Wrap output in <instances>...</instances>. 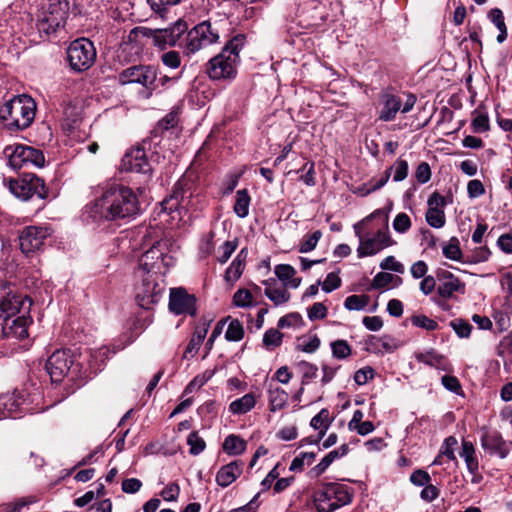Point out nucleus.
Returning <instances> with one entry per match:
<instances>
[{"instance_id": "nucleus-1", "label": "nucleus", "mask_w": 512, "mask_h": 512, "mask_svg": "<svg viewBox=\"0 0 512 512\" xmlns=\"http://www.w3.org/2000/svg\"><path fill=\"white\" fill-rule=\"evenodd\" d=\"M89 216L96 222L131 220L140 212L136 193L128 186L108 183L102 193L87 206Z\"/></svg>"}, {"instance_id": "nucleus-2", "label": "nucleus", "mask_w": 512, "mask_h": 512, "mask_svg": "<svg viewBox=\"0 0 512 512\" xmlns=\"http://www.w3.org/2000/svg\"><path fill=\"white\" fill-rule=\"evenodd\" d=\"M359 239L357 255L359 258L373 256L382 250L393 246L388 226V215L383 209H377L353 226Z\"/></svg>"}, {"instance_id": "nucleus-3", "label": "nucleus", "mask_w": 512, "mask_h": 512, "mask_svg": "<svg viewBox=\"0 0 512 512\" xmlns=\"http://www.w3.org/2000/svg\"><path fill=\"white\" fill-rule=\"evenodd\" d=\"M35 114L36 103L25 94L13 97L0 107V119L5 128L12 132L28 128Z\"/></svg>"}, {"instance_id": "nucleus-4", "label": "nucleus", "mask_w": 512, "mask_h": 512, "mask_svg": "<svg viewBox=\"0 0 512 512\" xmlns=\"http://www.w3.org/2000/svg\"><path fill=\"white\" fill-rule=\"evenodd\" d=\"M243 46V35L233 37L222 51L209 61L207 68L209 77L213 80L233 79L237 73L239 52Z\"/></svg>"}, {"instance_id": "nucleus-5", "label": "nucleus", "mask_w": 512, "mask_h": 512, "mask_svg": "<svg viewBox=\"0 0 512 512\" xmlns=\"http://www.w3.org/2000/svg\"><path fill=\"white\" fill-rule=\"evenodd\" d=\"M353 490L346 484L328 482L314 492L313 506L316 512H334L351 503Z\"/></svg>"}, {"instance_id": "nucleus-6", "label": "nucleus", "mask_w": 512, "mask_h": 512, "mask_svg": "<svg viewBox=\"0 0 512 512\" xmlns=\"http://www.w3.org/2000/svg\"><path fill=\"white\" fill-rule=\"evenodd\" d=\"M68 13L69 3L66 0H47L38 16V30L46 34L56 32L64 26Z\"/></svg>"}, {"instance_id": "nucleus-7", "label": "nucleus", "mask_w": 512, "mask_h": 512, "mask_svg": "<svg viewBox=\"0 0 512 512\" xmlns=\"http://www.w3.org/2000/svg\"><path fill=\"white\" fill-rule=\"evenodd\" d=\"M32 301L27 295L14 291L6 283L0 282V318L3 320L16 317V315H28Z\"/></svg>"}, {"instance_id": "nucleus-8", "label": "nucleus", "mask_w": 512, "mask_h": 512, "mask_svg": "<svg viewBox=\"0 0 512 512\" xmlns=\"http://www.w3.org/2000/svg\"><path fill=\"white\" fill-rule=\"evenodd\" d=\"M137 277L141 278V283L135 289L136 301L141 308L150 310L162 298L164 280L155 274H137Z\"/></svg>"}, {"instance_id": "nucleus-9", "label": "nucleus", "mask_w": 512, "mask_h": 512, "mask_svg": "<svg viewBox=\"0 0 512 512\" xmlns=\"http://www.w3.org/2000/svg\"><path fill=\"white\" fill-rule=\"evenodd\" d=\"M67 60L72 70L83 72L88 70L96 60V49L92 41L78 38L67 48Z\"/></svg>"}, {"instance_id": "nucleus-10", "label": "nucleus", "mask_w": 512, "mask_h": 512, "mask_svg": "<svg viewBox=\"0 0 512 512\" xmlns=\"http://www.w3.org/2000/svg\"><path fill=\"white\" fill-rule=\"evenodd\" d=\"M9 166L21 169L26 166L41 168L45 164V157L41 150L23 144L9 145L4 149Z\"/></svg>"}, {"instance_id": "nucleus-11", "label": "nucleus", "mask_w": 512, "mask_h": 512, "mask_svg": "<svg viewBox=\"0 0 512 512\" xmlns=\"http://www.w3.org/2000/svg\"><path fill=\"white\" fill-rule=\"evenodd\" d=\"M9 191L18 199L27 201L34 195L40 199H46L48 190L44 181L35 174H23L17 179H11L8 183Z\"/></svg>"}, {"instance_id": "nucleus-12", "label": "nucleus", "mask_w": 512, "mask_h": 512, "mask_svg": "<svg viewBox=\"0 0 512 512\" xmlns=\"http://www.w3.org/2000/svg\"><path fill=\"white\" fill-rule=\"evenodd\" d=\"M218 39V32L212 28L210 22L204 21L187 32L184 36V43H180V47L187 54H193L217 42Z\"/></svg>"}, {"instance_id": "nucleus-13", "label": "nucleus", "mask_w": 512, "mask_h": 512, "mask_svg": "<svg viewBox=\"0 0 512 512\" xmlns=\"http://www.w3.org/2000/svg\"><path fill=\"white\" fill-rule=\"evenodd\" d=\"M161 241H155L152 246L139 259L136 274H155L162 276L167 271V255L164 254Z\"/></svg>"}, {"instance_id": "nucleus-14", "label": "nucleus", "mask_w": 512, "mask_h": 512, "mask_svg": "<svg viewBox=\"0 0 512 512\" xmlns=\"http://www.w3.org/2000/svg\"><path fill=\"white\" fill-rule=\"evenodd\" d=\"M76 367L74 356L68 349L56 350L46 362V370L52 382H61Z\"/></svg>"}, {"instance_id": "nucleus-15", "label": "nucleus", "mask_w": 512, "mask_h": 512, "mask_svg": "<svg viewBox=\"0 0 512 512\" xmlns=\"http://www.w3.org/2000/svg\"><path fill=\"white\" fill-rule=\"evenodd\" d=\"M121 170L140 174L141 182L144 185L151 179V165L147 160L145 150L140 147L132 148L124 155L121 161Z\"/></svg>"}, {"instance_id": "nucleus-16", "label": "nucleus", "mask_w": 512, "mask_h": 512, "mask_svg": "<svg viewBox=\"0 0 512 512\" xmlns=\"http://www.w3.org/2000/svg\"><path fill=\"white\" fill-rule=\"evenodd\" d=\"M157 69L153 66H132L125 69L120 74V82L125 83H138L149 90L148 96L156 88Z\"/></svg>"}, {"instance_id": "nucleus-17", "label": "nucleus", "mask_w": 512, "mask_h": 512, "mask_svg": "<svg viewBox=\"0 0 512 512\" xmlns=\"http://www.w3.org/2000/svg\"><path fill=\"white\" fill-rule=\"evenodd\" d=\"M50 235L49 228L43 226L25 227L19 235V245L21 251L28 255L39 251Z\"/></svg>"}, {"instance_id": "nucleus-18", "label": "nucleus", "mask_w": 512, "mask_h": 512, "mask_svg": "<svg viewBox=\"0 0 512 512\" xmlns=\"http://www.w3.org/2000/svg\"><path fill=\"white\" fill-rule=\"evenodd\" d=\"M169 309L176 315H196V298L184 288H172L169 297Z\"/></svg>"}, {"instance_id": "nucleus-19", "label": "nucleus", "mask_w": 512, "mask_h": 512, "mask_svg": "<svg viewBox=\"0 0 512 512\" xmlns=\"http://www.w3.org/2000/svg\"><path fill=\"white\" fill-rule=\"evenodd\" d=\"M29 410L24 394L14 392L0 396V420L4 418H17Z\"/></svg>"}, {"instance_id": "nucleus-20", "label": "nucleus", "mask_w": 512, "mask_h": 512, "mask_svg": "<svg viewBox=\"0 0 512 512\" xmlns=\"http://www.w3.org/2000/svg\"><path fill=\"white\" fill-rule=\"evenodd\" d=\"M187 30V26L184 22L178 21L172 27L159 29L153 33L154 44L160 48L165 46H180V43H184V33Z\"/></svg>"}, {"instance_id": "nucleus-21", "label": "nucleus", "mask_w": 512, "mask_h": 512, "mask_svg": "<svg viewBox=\"0 0 512 512\" xmlns=\"http://www.w3.org/2000/svg\"><path fill=\"white\" fill-rule=\"evenodd\" d=\"M31 322L29 314L5 319L2 324V335L7 339H24L28 336V326Z\"/></svg>"}, {"instance_id": "nucleus-22", "label": "nucleus", "mask_w": 512, "mask_h": 512, "mask_svg": "<svg viewBox=\"0 0 512 512\" xmlns=\"http://www.w3.org/2000/svg\"><path fill=\"white\" fill-rule=\"evenodd\" d=\"M482 447L491 455L505 458L509 453L511 444L505 442L498 432L486 433L482 437Z\"/></svg>"}, {"instance_id": "nucleus-23", "label": "nucleus", "mask_w": 512, "mask_h": 512, "mask_svg": "<svg viewBox=\"0 0 512 512\" xmlns=\"http://www.w3.org/2000/svg\"><path fill=\"white\" fill-rule=\"evenodd\" d=\"M381 105L378 118L381 121L388 122L395 119L396 114L402 107V101L400 97L394 94L385 93L381 97Z\"/></svg>"}, {"instance_id": "nucleus-24", "label": "nucleus", "mask_w": 512, "mask_h": 512, "mask_svg": "<svg viewBox=\"0 0 512 512\" xmlns=\"http://www.w3.org/2000/svg\"><path fill=\"white\" fill-rule=\"evenodd\" d=\"M243 463L241 461H232L222 466L216 474V482L221 487H227L232 484L242 473Z\"/></svg>"}, {"instance_id": "nucleus-25", "label": "nucleus", "mask_w": 512, "mask_h": 512, "mask_svg": "<svg viewBox=\"0 0 512 512\" xmlns=\"http://www.w3.org/2000/svg\"><path fill=\"white\" fill-rule=\"evenodd\" d=\"M247 255H248V252L245 248L242 249L237 254L235 259L232 261V263L230 264V266L227 268V270L225 272L224 278L227 283L233 284L241 277V275L245 269Z\"/></svg>"}, {"instance_id": "nucleus-26", "label": "nucleus", "mask_w": 512, "mask_h": 512, "mask_svg": "<svg viewBox=\"0 0 512 512\" xmlns=\"http://www.w3.org/2000/svg\"><path fill=\"white\" fill-rule=\"evenodd\" d=\"M415 358L418 362L424 363L436 369L444 371H448L450 369V365L447 359L433 349L426 352L416 353Z\"/></svg>"}, {"instance_id": "nucleus-27", "label": "nucleus", "mask_w": 512, "mask_h": 512, "mask_svg": "<svg viewBox=\"0 0 512 512\" xmlns=\"http://www.w3.org/2000/svg\"><path fill=\"white\" fill-rule=\"evenodd\" d=\"M267 394L269 410L271 412H276L287 406L288 394L284 389L270 384L267 390Z\"/></svg>"}, {"instance_id": "nucleus-28", "label": "nucleus", "mask_w": 512, "mask_h": 512, "mask_svg": "<svg viewBox=\"0 0 512 512\" xmlns=\"http://www.w3.org/2000/svg\"><path fill=\"white\" fill-rule=\"evenodd\" d=\"M461 288V283L458 278L454 277L449 272L443 271L438 285V294L443 298H450L453 294Z\"/></svg>"}, {"instance_id": "nucleus-29", "label": "nucleus", "mask_w": 512, "mask_h": 512, "mask_svg": "<svg viewBox=\"0 0 512 512\" xmlns=\"http://www.w3.org/2000/svg\"><path fill=\"white\" fill-rule=\"evenodd\" d=\"M256 405L254 394L247 393L241 398L232 401L229 405V411L234 415L246 414Z\"/></svg>"}, {"instance_id": "nucleus-30", "label": "nucleus", "mask_w": 512, "mask_h": 512, "mask_svg": "<svg viewBox=\"0 0 512 512\" xmlns=\"http://www.w3.org/2000/svg\"><path fill=\"white\" fill-rule=\"evenodd\" d=\"M247 442L235 434L228 435L223 442V450L228 455L237 456L245 452Z\"/></svg>"}, {"instance_id": "nucleus-31", "label": "nucleus", "mask_w": 512, "mask_h": 512, "mask_svg": "<svg viewBox=\"0 0 512 512\" xmlns=\"http://www.w3.org/2000/svg\"><path fill=\"white\" fill-rule=\"evenodd\" d=\"M402 283V279L399 276L387 272H379L375 275L372 280L371 287L373 289H383L388 286L397 287Z\"/></svg>"}, {"instance_id": "nucleus-32", "label": "nucleus", "mask_w": 512, "mask_h": 512, "mask_svg": "<svg viewBox=\"0 0 512 512\" xmlns=\"http://www.w3.org/2000/svg\"><path fill=\"white\" fill-rule=\"evenodd\" d=\"M251 198L246 189H241L236 192L235 196V204H234V212L240 218H245L249 214V206H250Z\"/></svg>"}, {"instance_id": "nucleus-33", "label": "nucleus", "mask_w": 512, "mask_h": 512, "mask_svg": "<svg viewBox=\"0 0 512 512\" xmlns=\"http://www.w3.org/2000/svg\"><path fill=\"white\" fill-rule=\"evenodd\" d=\"M487 18L490 20L491 23H493L497 29L499 30V34L497 36V41L499 43L503 42L507 37V28L504 21V15L503 12L498 9L494 8L489 11Z\"/></svg>"}, {"instance_id": "nucleus-34", "label": "nucleus", "mask_w": 512, "mask_h": 512, "mask_svg": "<svg viewBox=\"0 0 512 512\" xmlns=\"http://www.w3.org/2000/svg\"><path fill=\"white\" fill-rule=\"evenodd\" d=\"M409 165L406 160L398 158L392 166H390L383 175H387L389 173V177L391 173H393V181L401 182L408 176Z\"/></svg>"}, {"instance_id": "nucleus-35", "label": "nucleus", "mask_w": 512, "mask_h": 512, "mask_svg": "<svg viewBox=\"0 0 512 512\" xmlns=\"http://www.w3.org/2000/svg\"><path fill=\"white\" fill-rule=\"evenodd\" d=\"M207 331L208 327L206 325H203V327L196 328L186 347L184 353L185 356H187L188 354L193 355L199 350L204 338L206 337Z\"/></svg>"}, {"instance_id": "nucleus-36", "label": "nucleus", "mask_w": 512, "mask_h": 512, "mask_svg": "<svg viewBox=\"0 0 512 512\" xmlns=\"http://www.w3.org/2000/svg\"><path fill=\"white\" fill-rule=\"evenodd\" d=\"M298 372L301 374V384L307 385L311 380L316 378L318 367L307 361H300L296 364Z\"/></svg>"}, {"instance_id": "nucleus-37", "label": "nucleus", "mask_w": 512, "mask_h": 512, "mask_svg": "<svg viewBox=\"0 0 512 512\" xmlns=\"http://www.w3.org/2000/svg\"><path fill=\"white\" fill-rule=\"evenodd\" d=\"M474 453L473 445L468 441H463L460 455L464 458L467 468L472 474H476L478 469V461L474 457Z\"/></svg>"}, {"instance_id": "nucleus-38", "label": "nucleus", "mask_w": 512, "mask_h": 512, "mask_svg": "<svg viewBox=\"0 0 512 512\" xmlns=\"http://www.w3.org/2000/svg\"><path fill=\"white\" fill-rule=\"evenodd\" d=\"M187 444L189 446V453L193 456L201 454L206 448L205 440L199 435L197 431H192L188 435Z\"/></svg>"}, {"instance_id": "nucleus-39", "label": "nucleus", "mask_w": 512, "mask_h": 512, "mask_svg": "<svg viewBox=\"0 0 512 512\" xmlns=\"http://www.w3.org/2000/svg\"><path fill=\"white\" fill-rule=\"evenodd\" d=\"M310 425L315 430H319V435L323 436L330 425L329 411L327 409H322L311 419Z\"/></svg>"}, {"instance_id": "nucleus-40", "label": "nucleus", "mask_w": 512, "mask_h": 512, "mask_svg": "<svg viewBox=\"0 0 512 512\" xmlns=\"http://www.w3.org/2000/svg\"><path fill=\"white\" fill-rule=\"evenodd\" d=\"M283 334L275 328L267 330L263 335V345L266 349L272 350L282 344Z\"/></svg>"}, {"instance_id": "nucleus-41", "label": "nucleus", "mask_w": 512, "mask_h": 512, "mask_svg": "<svg viewBox=\"0 0 512 512\" xmlns=\"http://www.w3.org/2000/svg\"><path fill=\"white\" fill-rule=\"evenodd\" d=\"M264 293L276 306L284 304L290 299V293L285 288L268 287Z\"/></svg>"}, {"instance_id": "nucleus-42", "label": "nucleus", "mask_w": 512, "mask_h": 512, "mask_svg": "<svg viewBox=\"0 0 512 512\" xmlns=\"http://www.w3.org/2000/svg\"><path fill=\"white\" fill-rule=\"evenodd\" d=\"M389 180V173L387 175H382L378 180L372 179L369 184H364L362 187H359L355 193L360 196H367L370 193L382 188Z\"/></svg>"}, {"instance_id": "nucleus-43", "label": "nucleus", "mask_w": 512, "mask_h": 512, "mask_svg": "<svg viewBox=\"0 0 512 512\" xmlns=\"http://www.w3.org/2000/svg\"><path fill=\"white\" fill-rule=\"evenodd\" d=\"M315 458L316 454L314 452H302L292 460L290 470L301 471L305 465H311Z\"/></svg>"}, {"instance_id": "nucleus-44", "label": "nucleus", "mask_w": 512, "mask_h": 512, "mask_svg": "<svg viewBox=\"0 0 512 512\" xmlns=\"http://www.w3.org/2000/svg\"><path fill=\"white\" fill-rule=\"evenodd\" d=\"M322 237V232L320 230L314 231L311 235L305 236L299 244V252L300 253H308L314 250Z\"/></svg>"}, {"instance_id": "nucleus-45", "label": "nucleus", "mask_w": 512, "mask_h": 512, "mask_svg": "<svg viewBox=\"0 0 512 512\" xmlns=\"http://www.w3.org/2000/svg\"><path fill=\"white\" fill-rule=\"evenodd\" d=\"M331 350H332L333 357H335L337 359H346L352 353V349H351L350 345L347 343V341L342 340V339L333 341L331 343Z\"/></svg>"}, {"instance_id": "nucleus-46", "label": "nucleus", "mask_w": 512, "mask_h": 512, "mask_svg": "<svg viewBox=\"0 0 512 512\" xmlns=\"http://www.w3.org/2000/svg\"><path fill=\"white\" fill-rule=\"evenodd\" d=\"M244 336V329L239 320L235 319L230 322L225 333L228 341H240Z\"/></svg>"}, {"instance_id": "nucleus-47", "label": "nucleus", "mask_w": 512, "mask_h": 512, "mask_svg": "<svg viewBox=\"0 0 512 512\" xmlns=\"http://www.w3.org/2000/svg\"><path fill=\"white\" fill-rule=\"evenodd\" d=\"M233 303L237 307L246 308L253 305L252 293L247 289H238L233 296Z\"/></svg>"}, {"instance_id": "nucleus-48", "label": "nucleus", "mask_w": 512, "mask_h": 512, "mask_svg": "<svg viewBox=\"0 0 512 512\" xmlns=\"http://www.w3.org/2000/svg\"><path fill=\"white\" fill-rule=\"evenodd\" d=\"M368 303V297L365 295H351L345 299L344 306L348 310H362Z\"/></svg>"}, {"instance_id": "nucleus-49", "label": "nucleus", "mask_w": 512, "mask_h": 512, "mask_svg": "<svg viewBox=\"0 0 512 512\" xmlns=\"http://www.w3.org/2000/svg\"><path fill=\"white\" fill-rule=\"evenodd\" d=\"M426 221L431 227L441 228L445 224L444 211L428 209L426 212Z\"/></svg>"}, {"instance_id": "nucleus-50", "label": "nucleus", "mask_w": 512, "mask_h": 512, "mask_svg": "<svg viewBox=\"0 0 512 512\" xmlns=\"http://www.w3.org/2000/svg\"><path fill=\"white\" fill-rule=\"evenodd\" d=\"M443 254L446 258L451 260H459L461 258L462 253L456 238L450 239V241L443 246Z\"/></svg>"}, {"instance_id": "nucleus-51", "label": "nucleus", "mask_w": 512, "mask_h": 512, "mask_svg": "<svg viewBox=\"0 0 512 512\" xmlns=\"http://www.w3.org/2000/svg\"><path fill=\"white\" fill-rule=\"evenodd\" d=\"M411 323L416 326L423 328L427 331H434L438 328V324L435 320L428 318L425 315H414L411 317Z\"/></svg>"}, {"instance_id": "nucleus-52", "label": "nucleus", "mask_w": 512, "mask_h": 512, "mask_svg": "<svg viewBox=\"0 0 512 512\" xmlns=\"http://www.w3.org/2000/svg\"><path fill=\"white\" fill-rule=\"evenodd\" d=\"M180 197H182L181 192L174 191L173 194L169 197L164 199L161 202L162 210L164 212L173 213L177 211L180 207Z\"/></svg>"}, {"instance_id": "nucleus-53", "label": "nucleus", "mask_w": 512, "mask_h": 512, "mask_svg": "<svg viewBox=\"0 0 512 512\" xmlns=\"http://www.w3.org/2000/svg\"><path fill=\"white\" fill-rule=\"evenodd\" d=\"M431 168L427 162H421L414 172V177L419 184H425L431 179Z\"/></svg>"}, {"instance_id": "nucleus-54", "label": "nucleus", "mask_w": 512, "mask_h": 512, "mask_svg": "<svg viewBox=\"0 0 512 512\" xmlns=\"http://www.w3.org/2000/svg\"><path fill=\"white\" fill-rule=\"evenodd\" d=\"M237 248V240L234 241H226L220 248L219 255L217 256V261L221 264H224L228 261L231 255Z\"/></svg>"}, {"instance_id": "nucleus-55", "label": "nucleus", "mask_w": 512, "mask_h": 512, "mask_svg": "<svg viewBox=\"0 0 512 512\" xmlns=\"http://www.w3.org/2000/svg\"><path fill=\"white\" fill-rule=\"evenodd\" d=\"M450 326L453 328L455 333L461 338L469 337L472 330V326L462 319H455L451 321Z\"/></svg>"}, {"instance_id": "nucleus-56", "label": "nucleus", "mask_w": 512, "mask_h": 512, "mask_svg": "<svg viewBox=\"0 0 512 512\" xmlns=\"http://www.w3.org/2000/svg\"><path fill=\"white\" fill-rule=\"evenodd\" d=\"M411 227L410 217L406 213H399L393 221V228L398 233H405Z\"/></svg>"}, {"instance_id": "nucleus-57", "label": "nucleus", "mask_w": 512, "mask_h": 512, "mask_svg": "<svg viewBox=\"0 0 512 512\" xmlns=\"http://www.w3.org/2000/svg\"><path fill=\"white\" fill-rule=\"evenodd\" d=\"M162 63L171 69H176L180 66L181 58L177 51H168L161 56Z\"/></svg>"}, {"instance_id": "nucleus-58", "label": "nucleus", "mask_w": 512, "mask_h": 512, "mask_svg": "<svg viewBox=\"0 0 512 512\" xmlns=\"http://www.w3.org/2000/svg\"><path fill=\"white\" fill-rule=\"evenodd\" d=\"M375 375V371L372 367L366 366L357 370L354 374V381L358 385H364L368 382V380L373 379Z\"/></svg>"}, {"instance_id": "nucleus-59", "label": "nucleus", "mask_w": 512, "mask_h": 512, "mask_svg": "<svg viewBox=\"0 0 512 512\" xmlns=\"http://www.w3.org/2000/svg\"><path fill=\"white\" fill-rule=\"evenodd\" d=\"M380 268L383 270H391L397 273H404V265L397 261L394 256L384 258L380 263Z\"/></svg>"}, {"instance_id": "nucleus-60", "label": "nucleus", "mask_w": 512, "mask_h": 512, "mask_svg": "<svg viewBox=\"0 0 512 512\" xmlns=\"http://www.w3.org/2000/svg\"><path fill=\"white\" fill-rule=\"evenodd\" d=\"M496 332H504L510 327V318L504 312L498 311L493 315Z\"/></svg>"}, {"instance_id": "nucleus-61", "label": "nucleus", "mask_w": 512, "mask_h": 512, "mask_svg": "<svg viewBox=\"0 0 512 512\" xmlns=\"http://www.w3.org/2000/svg\"><path fill=\"white\" fill-rule=\"evenodd\" d=\"M275 274L281 281H288L295 275V269L288 264H279L275 267Z\"/></svg>"}, {"instance_id": "nucleus-62", "label": "nucleus", "mask_w": 512, "mask_h": 512, "mask_svg": "<svg viewBox=\"0 0 512 512\" xmlns=\"http://www.w3.org/2000/svg\"><path fill=\"white\" fill-rule=\"evenodd\" d=\"M326 315H327V307L321 302L314 303L308 309V317L312 321L323 319L326 317Z\"/></svg>"}, {"instance_id": "nucleus-63", "label": "nucleus", "mask_w": 512, "mask_h": 512, "mask_svg": "<svg viewBox=\"0 0 512 512\" xmlns=\"http://www.w3.org/2000/svg\"><path fill=\"white\" fill-rule=\"evenodd\" d=\"M340 285H341L340 277L336 273L331 272L326 276V278L322 284V290L329 293V292H332L333 290L339 288Z\"/></svg>"}, {"instance_id": "nucleus-64", "label": "nucleus", "mask_w": 512, "mask_h": 512, "mask_svg": "<svg viewBox=\"0 0 512 512\" xmlns=\"http://www.w3.org/2000/svg\"><path fill=\"white\" fill-rule=\"evenodd\" d=\"M301 320H302V318L298 313H291V314L281 317L278 320L277 326L280 329L285 328V327H295L300 324Z\"/></svg>"}]
</instances>
